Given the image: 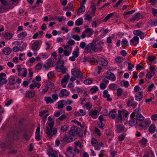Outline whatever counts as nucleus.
Here are the masks:
<instances>
[{
    "mask_svg": "<svg viewBox=\"0 0 157 157\" xmlns=\"http://www.w3.org/2000/svg\"><path fill=\"white\" fill-rule=\"evenodd\" d=\"M72 38L76 41H79L80 39V37L79 36L76 34L74 35Z\"/></svg>",
    "mask_w": 157,
    "mask_h": 157,
    "instance_id": "obj_53",
    "label": "nucleus"
},
{
    "mask_svg": "<svg viewBox=\"0 0 157 157\" xmlns=\"http://www.w3.org/2000/svg\"><path fill=\"white\" fill-rule=\"evenodd\" d=\"M131 120L129 122V124L130 125L133 126L137 123V121L135 118V117H131Z\"/></svg>",
    "mask_w": 157,
    "mask_h": 157,
    "instance_id": "obj_19",
    "label": "nucleus"
},
{
    "mask_svg": "<svg viewBox=\"0 0 157 157\" xmlns=\"http://www.w3.org/2000/svg\"><path fill=\"white\" fill-rule=\"evenodd\" d=\"M78 116H82L85 115L86 114V112L82 109H80L79 112L76 113Z\"/></svg>",
    "mask_w": 157,
    "mask_h": 157,
    "instance_id": "obj_37",
    "label": "nucleus"
},
{
    "mask_svg": "<svg viewBox=\"0 0 157 157\" xmlns=\"http://www.w3.org/2000/svg\"><path fill=\"white\" fill-rule=\"evenodd\" d=\"M79 49L78 48L76 51H74L73 52L72 54L73 56L70 57L69 59H75V58L77 57L79 55Z\"/></svg>",
    "mask_w": 157,
    "mask_h": 157,
    "instance_id": "obj_18",
    "label": "nucleus"
},
{
    "mask_svg": "<svg viewBox=\"0 0 157 157\" xmlns=\"http://www.w3.org/2000/svg\"><path fill=\"white\" fill-rule=\"evenodd\" d=\"M147 141V140L143 138L140 140L139 143L141 145H142L143 147H144L146 145Z\"/></svg>",
    "mask_w": 157,
    "mask_h": 157,
    "instance_id": "obj_34",
    "label": "nucleus"
},
{
    "mask_svg": "<svg viewBox=\"0 0 157 157\" xmlns=\"http://www.w3.org/2000/svg\"><path fill=\"white\" fill-rule=\"evenodd\" d=\"M17 70L18 71V75H21L23 77L26 76L27 70L25 68H21L20 65H18L17 67Z\"/></svg>",
    "mask_w": 157,
    "mask_h": 157,
    "instance_id": "obj_1",
    "label": "nucleus"
},
{
    "mask_svg": "<svg viewBox=\"0 0 157 157\" xmlns=\"http://www.w3.org/2000/svg\"><path fill=\"white\" fill-rule=\"evenodd\" d=\"M8 9L6 7H4L3 6H0V13H2L8 10Z\"/></svg>",
    "mask_w": 157,
    "mask_h": 157,
    "instance_id": "obj_49",
    "label": "nucleus"
},
{
    "mask_svg": "<svg viewBox=\"0 0 157 157\" xmlns=\"http://www.w3.org/2000/svg\"><path fill=\"white\" fill-rule=\"evenodd\" d=\"M115 13H111L108 14L105 18L103 20L104 21H106L108 20L110 18L113 16L114 14Z\"/></svg>",
    "mask_w": 157,
    "mask_h": 157,
    "instance_id": "obj_42",
    "label": "nucleus"
},
{
    "mask_svg": "<svg viewBox=\"0 0 157 157\" xmlns=\"http://www.w3.org/2000/svg\"><path fill=\"white\" fill-rule=\"evenodd\" d=\"M142 17V16L140 13H136L133 15L132 18L130 19V21H133L135 20L138 21L139 20L141 19Z\"/></svg>",
    "mask_w": 157,
    "mask_h": 157,
    "instance_id": "obj_10",
    "label": "nucleus"
},
{
    "mask_svg": "<svg viewBox=\"0 0 157 157\" xmlns=\"http://www.w3.org/2000/svg\"><path fill=\"white\" fill-rule=\"evenodd\" d=\"M135 10H132L131 11H128V12H124L123 13V15L124 16H126L128 14H132L134 12H135Z\"/></svg>",
    "mask_w": 157,
    "mask_h": 157,
    "instance_id": "obj_57",
    "label": "nucleus"
},
{
    "mask_svg": "<svg viewBox=\"0 0 157 157\" xmlns=\"http://www.w3.org/2000/svg\"><path fill=\"white\" fill-rule=\"evenodd\" d=\"M54 73L53 72H49L47 76L48 78H51L52 76L54 75Z\"/></svg>",
    "mask_w": 157,
    "mask_h": 157,
    "instance_id": "obj_64",
    "label": "nucleus"
},
{
    "mask_svg": "<svg viewBox=\"0 0 157 157\" xmlns=\"http://www.w3.org/2000/svg\"><path fill=\"white\" fill-rule=\"evenodd\" d=\"M67 70V69L66 67H60L59 68V71H58L61 72L62 73L64 74L66 73Z\"/></svg>",
    "mask_w": 157,
    "mask_h": 157,
    "instance_id": "obj_48",
    "label": "nucleus"
},
{
    "mask_svg": "<svg viewBox=\"0 0 157 157\" xmlns=\"http://www.w3.org/2000/svg\"><path fill=\"white\" fill-rule=\"evenodd\" d=\"M96 44H92V50L95 52H98L102 50L101 47V46L97 47L95 45Z\"/></svg>",
    "mask_w": 157,
    "mask_h": 157,
    "instance_id": "obj_16",
    "label": "nucleus"
},
{
    "mask_svg": "<svg viewBox=\"0 0 157 157\" xmlns=\"http://www.w3.org/2000/svg\"><path fill=\"white\" fill-rule=\"evenodd\" d=\"M83 20L82 18H80L77 20L75 21V24L77 25H80L82 23Z\"/></svg>",
    "mask_w": 157,
    "mask_h": 157,
    "instance_id": "obj_46",
    "label": "nucleus"
},
{
    "mask_svg": "<svg viewBox=\"0 0 157 157\" xmlns=\"http://www.w3.org/2000/svg\"><path fill=\"white\" fill-rule=\"evenodd\" d=\"M84 32L85 33H89L90 35L89 36H90L93 33V31H92V29L91 28H88L86 29Z\"/></svg>",
    "mask_w": 157,
    "mask_h": 157,
    "instance_id": "obj_50",
    "label": "nucleus"
},
{
    "mask_svg": "<svg viewBox=\"0 0 157 157\" xmlns=\"http://www.w3.org/2000/svg\"><path fill=\"white\" fill-rule=\"evenodd\" d=\"M73 137H70L67 136H65L62 138L61 141L64 144L71 142L73 140Z\"/></svg>",
    "mask_w": 157,
    "mask_h": 157,
    "instance_id": "obj_7",
    "label": "nucleus"
},
{
    "mask_svg": "<svg viewBox=\"0 0 157 157\" xmlns=\"http://www.w3.org/2000/svg\"><path fill=\"white\" fill-rule=\"evenodd\" d=\"M57 152L56 151L52 150L51 152H48V155L49 156H53V157H57L56 156Z\"/></svg>",
    "mask_w": 157,
    "mask_h": 157,
    "instance_id": "obj_33",
    "label": "nucleus"
},
{
    "mask_svg": "<svg viewBox=\"0 0 157 157\" xmlns=\"http://www.w3.org/2000/svg\"><path fill=\"white\" fill-rule=\"evenodd\" d=\"M142 94L140 92H139L135 96V99L139 101H140L142 99Z\"/></svg>",
    "mask_w": 157,
    "mask_h": 157,
    "instance_id": "obj_24",
    "label": "nucleus"
},
{
    "mask_svg": "<svg viewBox=\"0 0 157 157\" xmlns=\"http://www.w3.org/2000/svg\"><path fill=\"white\" fill-rule=\"evenodd\" d=\"M150 124L151 121H150L145 120L144 121L140 123L139 124V126L142 128L144 127L145 128L148 127Z\"/></svg>",
    "mask_w": 157,
    "mask_h": 157,
    "instance_id": "obj_12",
    "label": "nucleus"
},
{
    "mask_svg": "<svg viewBox=\"0 0 157 157\" xmlns=\"http://www.w3.org/2000/svg\"><path fill=\"white\" fill-rule=\"evenodd\" d=\"M52 59H48L46 64L44 65L43 67L46 70H48L52 66Z\"/></svg>",
    "mask_w": 157,
    "mask_h": 157,
    "instance_id": "obj_17",
    "label": "nucleus"
},
{
    "mask_svg": "<svg viewBox=\"0 0 157 157\" xmlns=\"http://www.w3.org/2000/svg\"><path fill=\"white\" fill-rule=\"evenodd\" d=\"M68 44L70 45H73L75 43V41L72 39L69 40L68 41Z\"/></svg>",
    "mask_w": 157,
    "mask_h": 157,
    "instance_id": "obj_62",
    "label": "nucleus"
},
{
    "mask_svg": "<svg viewBox=\"0 0 157 157\" xmlns=\"http://www.w3.org/2000/svg\"><path fill=\"white\" fill-rule=\"evenodd\" d=\"M117 95L118 96L121 95L122 93V90L121 88H118L117 90Z\"/></svg>",
    "mask_w": 157,
    "mask_h": 157,
    "instance_id": "obj_61",
    "label": "nucleus"
},
{
    "mask_svg": "<svg viewBox=\"0 0 157 157\" xmlns=\"http://www.w3.org/2000/svg\"><path fill=\"white\" fill-rule=\"evenodd\" d=\"M97 61H98V63H100V64L101 65L103 66H106L108 64V62L106 60V59H101L100 60V59H99V60Z\"/></svg>",
    "mask_w": 157,
    "mask_h": 157,
    "instance_id": "obj_30",
    "label": "nucleus"
},
{
    "mask_svg": "<svg viewBox=\"0 0 157 157\" xmlns=\"http://www.w3.org/2000/svg\"><path fill=\"white\" fill-rule=\"evenodd\" d=\"M125 136L123 134L120 135L118 136V139L119 141H122L124 138Z\"/></svg>",
    "mask_w": 157,
    "mask_h": 157,
    "instance_id": "obj_63",
    "label": "nucleus"
},
{
    "mask_svg": "<svg viewBox=\"0 0 157 157\" xmlns=\"http://www.w3.org/2000/svg\"><path fill=\"white\" fill-rule=\"evenodd\" d=\"M64 61L59 59L57 63V66L56 67V70L57 71H59V68L60 67H63L64 65Z\"/></svg>",
    "mask_w": 157,
    "mask_h": 157,
    "instance_id": "obj_13",
    "label": "nucleus"
},
{
    "mask_svg": "<svg viewBox=\"0 0 157 157\" xmlns=\"http://www.w3.org/2000/svg\"><path fill=\"white\" fill-rule=\"evenodd\" d=\"M85 10V7L84 6L80 5V7L78 9L77 12V14L80 15L84 13Z\"/></svg>",
    "mask_w": 157,
    "mask_h": 157,
    "instance_id": "obj_20",
    "label": "nucleus"
},
{
    "mask_svg": "<svg viewBox=\"0 0 157 157\" xmlns=\"http://www.w3.org/2000/svg\"><path fill=\"white\" fill-rule=\"evenodd\" d=\"M44 100L47 103H53L54 102L53 99L50 97H45L44 98Z\"/></svg>",
    "mask_w": 157,
    "mask_h": 157,
    "instance_id": "obj_45",
    "label": "nucleus"
},
{
    "mask_svg": "<svg viewBox=\"0 0 157 157\" xmlns=\"http://www.w3.org/2000/svg\"><path fill=\"white\" fill-rule=\"evenodd\" d=\"M9 83L10 84L13 85L16 83L15 77L13 76H10L9 78Z\"/></svg>",
    "mask_w": 157,
    "mask_h": 157,
    "instance_id": "obj_28",
    "label": "nucleus"
},
{
    "mask_svg": "<svg viewBox=\"0 0 157 157\" xmlns=\"http://www.w3.org/2000/svg\"><path fill=\"white\" fill-rule=\"evenodd\" d=\"M116 131L117 133H121L124 131L125 127L122 124H118L116 126Z\"/></svg>",
    "mask_w": 157,
    "mask_h": 157,
    "instance_id": "obj_8",
    "label": "nucleus"
},
{
    "mask_svg": "<svg viewBox=\"0 0 157 157\" xmlns=\"http://www.w3.org/2000/svg\"><path fill=\"white\" fill-rule=\"evenodd\" d=\"M47 131L45 132L46 133L48 136H52V134L53 135H56L57 133V129L56 128H53L52 130H51L49 128V127L47 126L46 127Z\"/></svg>",
    "mask_w": 157,
    "mask_h": 157,
    "instance_id": "obj_6",
    "label": "nucleus"
},
{
    "mask_svg": "<svg viewBox=\"0 0 157 157\" xmlns=\"http://www.w3.org/2000/svg\"><path fill=\"white\" fill-rule=\"evenodd\" d=\"M117 115V111L114 109H113L110 112L109 116L110 117L113 119L115 118Z\"/></svg>",
    "mask_w": 157,
    "mask_h": 157,
    "instance_id": "obj_22",
    "label": "nucleus"
},
{
    "mask_svg": "<svg viewBox=\"0 0 157 157\" xmlns=\"http://www.w3.org/2000/svg\"><path fill=\"white\" fill-rule=\"evenodd\" d=\"M27 35V33L26 32H24L19 34L17 36V37L19 38L23 39Z\"/></svg>",
    "mask_w": 157,
    "mask_h": 157,
    "instance_id": "obj_31",
    "label": "nucleus"
},
{
    "mask_svg": "<svg viewBox=\"0 0 157 157\" xmlns=\"http://www.w3.org/2000/svg\"><path fill=\"white\" fill-rule=\"evenodd\" d=\"M12 34L11 33H6L5 34L4 36L5 39L10 40L12 38Z\"/></svg>",
    "mask_w": 157,
    "mask_h": 157,
    "instance_id": "obj_41",
    "label": "nucleus"
},
{
    "mask_svg": "<svg viewBox=\"0 0 157 157\" xmlns=\"http://www.w3.org/2000/svg\"><path fill=\"white\" fill-rule=\"evenodd\" d=\"M82 62L84 63H86L88 62L92 64H97L98 61H97V59H84Z\"/></svg>",
    "mask_w": 157,
    "mask_h": 157,
    "instance_id": "obj_15",
    "label": "nucleus"
},
{
    "mask_svg": "<svg viewBox=\"0 0 157 157\" xmlns=\"http://www.w3.org/2000/svg\"><path fill=\"white\" fill-rule=\"evenodd\" d=\"M9 140L10 143L13 140H16L17 139V132L14 131H10L8 133Z\"/></svg>",
    "mask_w": 157,
    "mask_h": 157,
    "instance_id": "obj_2",
    "label": "nucleus"
},
{
    "mask_svg": "<svg viewBox=\"0 0 157 157\" xmlns=\"http://www.w3.org/2000/svg\"><path fill=\"white\" fill-rule=\"evenodd\" d=\"M80 128L76 126L72 127L69 131V134L72 136H75L76 135L78 134L80 132Z\"/></svg>",
    "mask_w": 157,
    "mask_h": 157,
    "instance_id": "obj_3",
    "label": "nucleus"
},
{
    "mask_svg": "<svg viewBox=\"0 0 157 157\" xmlns=\"http://www.w3.org/2000/svg\"><path fill=\"white\" fill-rule=\"evenodd\" d=\"M69 126L66 125H64L61 126L60 130L63 132H65L68 129Z\"/></svg>",
    "mask_w": 157,
    "mask_h": 157,
    "instance_id": "obj_44",
    "label": "nucleus"
},
{
    "mask_svg": "<svg viewBox=\"0 0 157 157\" xmlns=\"http://www.w3.org/2000/svg\"><path fill=\"white\" fill-rule=\"evenodd\" d=\"M128 43V41L125 39H123L121 42V45L122 46H125Z\"/></svg>",
    "mask_w": 157,
    "mask_h": 157,
    "instance_id": "obj_58",
    "label": "nucleus"
},
{
    "mask_svg": "<svg viewBox=\"0 0 157 157\" xmlns=\"http://www.w3.org/2000/svg\"><path fill=\"white\" fill-rule=\"evenodd\" d=\"M96 40H94L92 42L88 44L85 49V52L87 53L90 52L92 48V44H96Z\"/></svg>",
    "mask_w": 157,
    "mask_h": 157,
    "instance_id": "obj_9",
    "label": "nucleus"
},
{
    "mask_svg": "<svg viewBox=\"0 0 157 157\" xmlns=\"http://www.w3.org/2000/svg\"><path fill=\"white\" fill-rule=\"evenodd\" d=\"M72 74L78 78H81L82 77V73L78 70L76 68H74L71 70Z\"/></svg>",
    "mask_w": 157,
    "mask_h": 157,
    "instance_id": "obj_5",
    "label": "nucleus"
},
{
    "mask_svg": "<svg viewBox=\"0 0 157 157\" xmlns=\"http://www.w3.org/2000/svg\"><path fill=\"white\" fill-rule=\"evenodd\" d=\"M103 97L104 98H106L108 101H111L112 98H109L110 95L108 93V91L106 90H105L103 91Z\"/></svg>",
    "mask_w": 157,
    "mask_h": 157,
    "instance_id": "obj_26",
    "label": "nucleus"
},
{
    "mask_svg": "<svg viewBox=\"0 0 157 157\" xmlns=\"http://www.w3.org/2000/svg\"><path fill=\"white\" fill-rule=\"evenodd\" d=\"M1 147L3 149H5L6 148H7L9 149L12 147V146L10 144H9L8 143H5L4 142H2L0 144Z\"/></svg>",
    "mask_w": 157,
    "mask_h": 157,
    "instance_id": "obj_14",
    "label": "nucleus"
},
{
    "mask_svg": "<svg viewBox=\"0 0 157 157\" xmlns=\"http://www.w3.org/2000/svg\"><path fill=\"white\" fill-rule=\"evenodd\" d=\"M39 42L38 41H36L33 43L32 45V48L33 50H36L38 47Z\"/></svg>",
    "mask_w": 157,
    "mask_h": 157,
    "instance_id": "obj_35",
    "label": "nucleus"
},
{
    "mask_svg": "<svg viewBox=\"0 0 157 157\" xmlns=\"http://www.w3.org/2000/svg\"><path fill=\"white\" fill-rule=\"evenodd\" d=\"M76 152L77 151H74V149L73 150L72 147H69L67 149L66 155L68 157H73Z\"/></svg>",
    "mask_w": 157,
    "mask_h": 157,
    "instance_id": "obj_4",
    "label": "nucleus"
},
{
    "mask_svg": "<svg viewBox=\"0 0 157 157\" xmlns=\"http://www.w3.org/2000/svg\"><path fill=\"white\" fill-rule=\"evenodd\" d=\"M150 25L152 26L157 25V20H151L149 22Z\"/></svg>",
    "mask_w": 157,
    "mask_h": 157,
    "instance_id": "obj_36",
    "label": "nucleus"
},
{
    "mask_svg": "<svg viewBox=\"0 0 157 157\" xmlns=\"http://www.w3.org/2000/svg\"><path fill=\"white\" fill-rule=\"evenodd\" d=\"M117 87V85L115 84H111L109 86V88L111 90H114Z\"/></svg>",
    "mask_w": 157,
    "mask_h": 157,
    "instance_id": "obj_55",
    "label": "nucleus"
},
{
    "mask_svg": "<svg viewBox=\"0 0 157 157\" xmlns=\"http://www.w3.org/2000/svg\"><path fill=\"white\" fill-rule=\"evenodd\" d=\"M74 144H75V148H74V151H77V153L78 154L79 152V149H78V146L81 143L79 141H78L75 142Z\"/></svg>",
    "mask_w": 157,
    "mask_h": 157,
    "instance_id": "obj_27",
    "label": "nucleus"
},
{
    "mask_svg": "<svg viewBox=\"0 0 157 157\" xmlns=\"http://www.w3.org/2000/svg\"><path fill=\"white\" fill-rule=\"evenodd\" d=\"M69 75H65L63 78L61 80V84H63L66 82L69 79Z\"/></svg>",
    "mask_w": 157,
    "mask_h": 157,
    "instance_id": "obj_40",
    "label": "nucleus"
},
{
    "mask_svg": "<svg viewBox=\"0 0 157 157\" xmlns=\"http://www.w3.org/2000/svg\"><path fill=\"white\" fill-rule=\"evenodd\" d=\"M0 82H1V83L2 84H4L6 83L7 82V81L5 79L3 78H0Z\"/></svg>",
    "mask_w": 157,
    "mask_h": 157,
    "instance_id": "obj_59",
    "label": "nucleus"
},
{
    "mask_svg": "<svg viewBox=\"0 0 157 157\" xmlns=\"http://www.w3.org/2000/svg\"><path fill=\"white\" fill-rule=\"evenodd\" d=\"M54 125V122L52 121L49 122L48 124V127H49V129L51 130H52V129L53 128V127Z\"/></svg>",
    "mask_w": 157,
    "mask_h": 157,
    "instance_id": "obj_56",
    "label": "nucleus"
},
{
    "mask_svg": "<svg viewBox=\"0 0 157 157\" xmlns=\"http://www.w3.org/2000/svg\"><path fill=\"white\" fill-rule=\"evenodd\" d=\"M127 105L128 106H131L132 105L136 106L137 104L136 103H134V101L133 100L131 99L128 101Z\"/></svg>",
    "mask_w": 157,
    "mask_h": 157,
    "instance_id": "obj_32",
    "label": "nucleus"
},
{
    "mask_svg": "<svg viewBox=\"0 0 157 157\" xmlns=\"http://www.w3.org/2000/svg\"><path fill=\"white\" fill-rule=\"evenodd\" d=\"M2 52L4 54L8 55L11 53V49L10 48H6L3 49Z\"/></svg>",
    "mask_w": 157,
    "mask_h": 157,
    "instance_id": "obj_25",
    "label": "nucleus"
},
{
    "mask_svg": "<svg viewBox=\"0 0 157 157\" xmlns=\"http://www.w3.org/2000/svg\"><path fill=\"white\" fill-rule=\"evenodd\" d=\"M69 94V92L66 89L61 90L59 94V96L60 98H62L64 96H67Z\"/></svg>",
    "mask_w": 157,
    "mask_h": 157,
    "instance_id": "obj_11",
    "label": "nucleus"
},
{
    "mask_svg": "<svg viewBox=\"0 0 157 157\" xmlns=\"http://www.w3.org/2000/svg\"><path fill=\"white\" fill-rule=\"evenodd\" d=\"M108 75H106L105 77L106 78H107L109 80H112L114 81L115 79V76L113 74L110 72L109 75L108 73H107Z\"/></svg>",
    "mask_w": 157,
    "mask_h": 157,
    "instance_id": "obj_21",
    "label": "nucleus"
},
{
    "mask_svg": "<svg viewBox=\"0 0 157 157\" xmlns=\"http://www.w3.org/2000/svg\"><path fill=\"white\" fill-rule=\"evenodd\" d=\"M92 82V80L90 79H86L84 81V83L86 85L91 84Z\"/></svg>",
    "mask_w": 157,
    "mask_h": 157,
    "instance_id": "obj_60",
    "label": "nucleus"
},
{
    "mask_svg": "<svg viewBox=\"0 0 157 157\" xmlns=\"http://www.w3.org/2000/svg\"><path fill=\"white\" fill-rule=\"evenodd\" d=\"M98 90V88L96 86H94L90 89V91H91V94L96 93Z\"/></svg>",
    "mask_w": 157,
    "mask_h": 157,
    "instance_id": "obj_47",
    "label": "nucleus"
},
{
    "mask_svg": "<svg viewBox=\"0 0 157 157\" xmlns=\"http://www.w3.org/2000/svg\"><path fill=\"white\" fill-rule=\"evenodd\" d=\"M155 126L154 124L151 125L148 129L149 131L151 133H153L155 130Z\"/></svg>",
    "mask_w": 157,
    "mask_h": 157,
    "instance_id": "obj_43",
    "label": "nucleus"
},
{
    "mask_svg": "<svg viewBox=\"0 0 157 157\" xmlns=\"http://www.w3.org/2000/svg\"><path fill=\"white\" fill-rule=\"evenodd\" d=\"M137 120L141 121L144 119V117L140 113H138L136 115Z\"/></svg>",
    "mask_w": 157,
    "mask_h": 157,
    "instance_id": "obj_29",
    "label": "nucleus"
},
{
    "mask_svg": "<svg viewBox=\"0 0 157 157\" xmlns=\"http://www.w3.org/2000/svg\"><path fill=\"white\" fill-rule=\"evenodd\" d=\"M103 145L102 143H100L98 144H97L95 146V150H100V147Z\"/></svg>",
    "mask_w": 157,
    "mask_h": 157,
    "instance_id": "obj_52",
    "label": "nucleus"
},
{
    "mask_svg": "<svg viewBox=\"0 0 157 157\" xmlns=\"http://www.w3.org/2000/svg\"><path fill=\"white\" fill-rule=\"evenodd\" d=\"M91 143L92 145L94 146L95 147V144H96L98 143V141L95 139L94 138H92L91 139Z\"/></svg>",
    "mask_w": 157,
    "mask_h": 157,
    "instance_id": "obj_54",
    "label": "nucleus"
},
{
    "mask_svg": "<svg viewBox=\"0 0 157 157\" xmlns=\"http://www.w3.org/2000/svg\"><path fill=\"white\" fill-rule=\"evenodd\" d=\"M40 56L36 57V59H40V58H48V56L47 54H44L40 55Z\"/></svg>",
    "mask_w": 157,
    "mask_h": 157,
    "instance_id": "obj_51",
    "label": "nucleus"
},
{
    "mask_svg": "<svg viewBox=\"0 0 157 157\" xmlns=\"http://www.w3.org/2000/svg\"><path fill=\"white\" fill-rule=\"evenodd\" d=\"M140 108H137L134 111L133 113H132L130 117H135V116H136V115L140 113Z\"/></svg>",
    "mask_w": 157,
    "mask_h": 157,
    "instance_id": "obj_38",
    "label": "nucleus"
},
{
    "mask_svg": "<svg viewBox=\"0 0 157 157\" xmlns=\"http://www.w3.org/2000/svg\"><path fill=\"white\" fill-rule=\"evenodd\" d=\"M133 34L135 35L139 36L141 34H144V33H142L141 31L140 30H135L133 31Z\"/></svg>",
    "mask_w": 157,
    "mask_h": 157,
    "instance_id": "obj_39",
    "label": "nucleus"
},
{
    "mask_svg": "<svg viewBox=\"0 0 157 157\" xmlns=\"http://www.w3.org/2000/svg\"><path fill=\"white\" fill-rule=\"evenodd\" d=\"M34 93L31 91H28L25 94L26 97L29 98H33L34 96Z\"/></svg>",
    "mask_w": 157,
    "mask_h": 157,
    "instance_id": "obj_23",
    "label": "nucleus"
}]
</instances>
